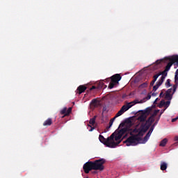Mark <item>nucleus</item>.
Masks as SVG:
<instances>
[{
    "mask_svg": "<svg viewBox=\"0 0 178 178\" xmlns=\"http://www.w3.org/2000/svg\"><path fill=\"white\" fill-rule=\"evenodd\" d=\"M159 113V110H154L152 112V108H147L143 111L138 117V120L140 122L135 129L131 133V136L129 137L124 142L127 147L130 145H137L138 144H145L143 136L147 133L148 129L155 122V117Z\"/></svg>",
    "mask_w": 178,
    "mask_h": 178,
    "instance_id": "nucleus-1",
    "label": "nucleus"
},
{
    "mask_svg": "<svg viewBox=\"0 0 178 178\" xmlns=\"http://www.w3.org/2000/svg\"><path fill=\"white\" fill-rule=\"evenodd\" d=\"M106 162V160H105V159H100L95 161H88L83 166V172L86 175L90 173L91 170H99L100 172H102V170L105 169L104 165H105Z\"/></svg>",
    "mask_w": 178,
    "mask_h": 178,
    "instance_id": "nucleus-2",
    "label": "nucleus"
},
{
    "mask_svg": "<svg viewBox=\"0 0 178 178\" xmlns=\"http://www.w3.org/2000/svg\"><path fill=\"white\" fill-rule=\"evenodd\" d=\"M169 105H170V101L165 102V100L163 99L160 102V103L158 105L159 108H163V106H164L165 108L161 111V113L157 117L155 123L150 127L149 131L144 137L143 143H147V141H148V140H149V137H151V134H152V131H154L155 125L158 124V122H159V119H161V116H162V113H163V112H165V111H166V109H168V108H169Z\"/></svg>",
    "mask_w": 178,
    "mask_h": 178,
    "instance_id": "nucleus-3",
    "label": "nucleus"
},
{
    "mask_svg": "<svg viewBox=\"0 0 178 178\" xmlns=\"http://www.w3.org/2000/svg\"><path fill=\"white\" fill-rule=\"evenodd\" d=\"M136 104H140V102H138V100H134V102L128 103L127 105H124L120 108V110L117 113L113 119L111 120V121L109 122L110 127L112 126V124H113V120H115V119H116V118H119V116H122V115H123L124 112H126L127 111H129L130 109V108H131L132 106H134V105H136Z\"/></svg>",
    "mask_w": 178,
    "mask_h": 178,
    "instance_id": "nucleus-4",
    "label": "nucleus"
},
{
    "mask_svg": "<svg viewBox=\"0 0 178 178\" xmlns=\"http://www.w3.org/2000/svg\"><path fill=\"white\" fill-rule=\"evenodd\" d=\"M115 134H112L107 139L104 137L102 135L99 136V140L100 143L106 145L109 148H115Z\"/></svg>",
    "mask_w": 178,
    "mask_h": 178,
    "instance_id": "nucleus-5",
    "label": "nucleus"
},
{
    "mask_svg": "<svg viewBox=\"0 0 178 178\" xmlns=\"http://www.w3.org/2000/svg\"><path fill=\"white\" fill-rule=\"evenodd\" d=\"M163 81H165V76L163 75L161 76L160 79L156 82V84L154 86H153V91L154 92L152 93V97L156 96V93L155 92V91H156V90H158V88H159V87L162 86Z\"/></svg>",
    "mask_w": 178,
    "mask_h": 178,
    "instance_id": "nucleus-6",
    "label": "nucleus"
},
{
    "mask_svg": "<svg viewBox=\"0 0 178 178\" xmlns=\"http://www.w3.org/2000/svg\"><path fill=\"white\" fill-rule=\"evenodd\" d=\"M60 115H63L61 118H65V116H69L70 113H72V107H70L69 108L65 107L63 109H62L60 111Z\"/></svg>",
    "mask_w": 178,
    "mask_h": 178,
    "instance_id": "nucleus-7",
    "label": "nucleus"
},
{
    "mask_svg": "<svg viewBox=\"0 0 178 178\" xmlns=\"http://www.w3.org/2000/svg\"><path fill=\"white\" fill-rule=\"evenodd\" d=\"M122 135H120L118 133L115 136L114 134V144H115L114 148H116V147L120 144L122 142Z\"/></svg>",
    "mask_w": 178,
    "mask_h": 178,
    "instance_id": "nucleus-8",
    "label": "nucleus"
},
{
    "mask_svg": "<svg viewBox=\"0 0 178 178\" xmlns=\"http://www.w3.org/2000/svg\"><path fill=\"white\" fill-rule=\"evenodd\" d=\"M120 80H122V76L119 74H116L111 76V81H113V83H119Z\"/></svg>",
    "mask_w": 178,
    "mask_h": 178,
    "instance_id": "nucleus-9",
    "label": "nucleus"
},
{
    "mask_svg": "<svg viewBox=\"0 0 178 178\" xmlns=\"http://www.w3.org/2000/svg\"><path fill=\"white\" fill-rule=\"evenodd\" d=\"M86 90H87V87L84 85H81L76 89V94L80 95V94H83Z\"/></svg>",
    "mask_w": 178,
    "mask_h": 178,
    "instance_id": "nucleus-10",
    "label": "nucleus"
},
{
    "mask_svg": "<svg viewBox=\"0 0 178 178\" xmlns=\"http://www.w3.org/2000/svg\"><path fill=\"white\" fill-rule=\"evenodd\" d=\"M175 85L174 86L173 92L176 91V88H177V86H178V70H177V71L175 72Z\"/></svg>",
    "mask_w": 178,
    "mask_h": 178,
    "instance_id": "nucleus-11",
    "label": "nucleus"
},
{
    "mask_svg": "<svg viewBox=\"0 0 178 178\" xmlns=\"http://www.w3.org/2000/svg\"><path fill=\"white\" fill-rule=\"evenodd\" d=\"M161 74H162V72H159L158 74H156L153 76V80L150 83V86L152 87L154 86V84H155V82L156 81V80H158V77H159V76H161Z\"/></svg>",
    "mask_w": 178,
    "mask_h": 178,
    "instance_id": "nucleus-12",
    "label": "nucleus"
},
{
    "mask_svg": "<svg viewBox=\"0 0 178 178\" xmlns=\"http://www.w3.org/2000/svg\"><path fill=\"white\" fill-rule=\"evenodd\" d=\"M172 65L173 64L171 62L169 61L167 65L165 66V71L161 73V74H164L165 72H169V70H170V67H172ZM162 76H164L165 78L166 77V74L165 75H162Z\"/></svg>",
    "mask_w": 178,
    "mask_h": 178,
    "instance_id": "nucleus-13",
    "label": "nucleus"
},
{
    "mask_svg": "<svg viewBox=\"0 0 178 178\" xmlns=\"http://www.w3.org/2000/svg\"><path fill=\"white\" fill-rule=\"evenodd\" d=\"M168 60L173 65V63H177L178 62V56H173L168 58Z\"/></svg>",
    "mask_w": 178,
    "mask_h": 178,
    "instance_id": "nucleus-14",
    "label": "nucleus"
},
{
    "mask_svg": "<svg viewBox=\"0 0 178 178\" xmlns=\"http://www.w3.org/2000/svg\"><path fill=\"white\" fill-rule=\"evenodd\" d=\"M161 170H166L168 169V163L165 161H162L160 165Z\"/></svg>",
    "mask_w": 178,
    "mask_h": 178,
    "instance_id": "nucleus-15",
    "label": "nucleus"
},
{
    "mask_svg": "<svg viewBox=\"0 0 178 178\" xmlns=\"http://www.w3.org/2000/svg\"><path fill=\"white\" fill-rule=\"evenodd\" d=\"M51 124H52V119L51 118H48L43 123V126H45V127L51 126Z\"/></svg>",
    "mask_w": 178,
    "mask_h": 178,
    "instance_id": "nucleus-16",
    "label": "nucleus"
},
{
    "mask_svg": "<svg viewBox=\"0 0 178 178\" xmlns=\"http://www.w3.org/2000/svg\"><path fill=\"white\" fill-rule=\"evenodd\" d=\"M168 144V138L163 139L160 143V147H165Z\"/></svg>",
    "mask_w": 178,
    "mask_h": 178,
    "instance_id": "nucleus-17",
    "label": "nucleus"
},
{
    "mask_svg": "<svg viewBox=\"0 0 178 178\" xmlns=\"http://www.w3.org/2000/svg\"><path fill=\"white\" fill-rule=\"evenodd\" d=\"M96 119H97V115H95L90 120L89 124H91V126H94L95 124Z\"/></svg>",
    "mask_w": 178,
    "mask_h": 178,
    "instance_id": "nucleus-18",
    "label": "nucleus"
},
{
    "mask_svg": "<svg viewBox=\"0 0 178 178\" xmlns=\"http://www.w3.org/2000/svg\"><path fill=\"white\" fill-rule=\"evenodd\" d=\"M165 99L170 101V99H172V94L165 92Z\"/></svg>",
    "mask_w": 178,
    "mask_h": 178,
    "instance_id": "nucleus-19",
    "label": "nucleus"
},
{
    "mask_svg": "<svg viewBox=\"0 0 178 178\" xmlns=\"http://www.w3.org/2000/svg\"><path fill=\"white\" fill-rule=\"evenodd\" d=\"M124 133H126V128H123L118 131V134L121 135L122 137Z\"/></svg>",
    "mask_w": 178,
    "mask_h": 178,
    "instance_id": "nucleus-20",
    "label": "nucleus"
},
{
    "mask_svg": "<svg viewBox=\"0 0 178 178\" xmlns=\"http://www.w3.org/2000/svg\"><path fill=\"white\" fill-rule=\"evenodd\" d=\"M115 84H116V83L111 81V82H110V83L108 85V88H110V89L113 88L115 87Z\"/></svg>",
    "mask_w": 178,
    "mask_h": 178,
    "instance_id": "nucleus-21",
    "label": "nucleus"
},
{
    "mask_svg": "<svg viewBox=\"0 0 178 178\" xmlns=\"http://www.w3.org/2000/svg\"><path fill=\"white\" fill-rule=\"evenodd\" d=\"M166 87H170V79H168L165 82Z\"/></svg>",
    "mask_w": 178,
    "mask_h": 178,
    "instance_id": "nucleus-22",
    "label": "nucleus"
},
{
    "mask_svg": "<svg viewBox=\"0 0 178 178\" xmlns=\"http://www.w3.org/2000/svg\"><path fill=\"white\" fill-rule=\"evenodd\" d=\"M165 93L163 92V90H162L161 92V93H160V95H159V97H161V98H165Z\"/></svg>",
    "mask_w": 178,
    "mask_h": 178,
    "instance_id": "nucleus-23",
    "label": "nucleus"
},
{
    "mask_svg": "<svg viewBox=\"0 0 178 178\" xmlns=\"http://www.w3.org/2000/svg\"><path fill=\"white\" fill-rule=\"evenodd\" d=\"M88 126L89 127V128H88L89 131H92V130H94V129H95L94 127H92V126H91L90 124H88Z\"/></svg>",
    "mask_w": 178,
    "mask_h": 178,
    "instance_id": "nucleus-24",
    "label": "nucleus"
},
{
    "mask_svg": "<svg viewBox=\"0 0 178 178\" xmlns=\"http://www.w3.org/2000/svg\"><path fill=\"white\" fill-rule=\"evenodd\" d=\"M91 104L94 105V106H97V99H92Z\"/></svg>",
    "mask_w": 178,
    "mask_h": 178,
    "instance_id": "nucleus-25",
    "label": "nucleus"
},
{
    "mask_svg": "<svg viewBox=\"0 0 178 178\" xmlns=\"http://www.w3.org/2000/svg\"><path fill=\"white\" fill-rule=\"evenodd\" d=\"M172 91H173V89L170 88V89H168V90L166 91V92H168V94H172Z\"/></svg>",
    "mask_w": 178,
    "mask_h": 178,
    "instance_id": "nucleus-26",
    "label": "nucleus"
},
{
    "mask_svg": "<svg viewBox=\"0 0 178 178\" xmlns=\"http://www.w3.org/2000/svg\"><path fill=\"white\" fill-rule=\"evenodd\" d=\"M97 88V87H95V86H92L90 88V91H92V90H95Z\"/></svg>",
    "mask_w": 178,
    "mask_h": 178,
    "instance_id": "nucleus-27",
    "label": "nucleus"
},
{
    "mask_svg": "<svg viewBox=\"0 0 178 178\" xmlns=\"http://www.w3.org/2000/svg\"><path fill=\"white\" fill-rule=\"evenodd\" d=\"M147 99H151V93L147 95Z\"/></svg>",
    "mask_w": 178,
    "mask_h": 178,
    "instance_id": "nucleus-28",
    "label": "nucleus"
},
{
    "mask_svg": "<svg viewBox=\"0 0 178 178\" xmlns=\"http://www.w3.org/2000/svg\"><path fill=\"white\" fill-rule=\"evenodd\" d=\"M174 141H178V136L174 138Z\"/></svg>",
    "mask_w": 178,
    "mask_h": 178,
    "instance_id": "nucleus-29",
    "label": "nucleus"
},
{
    "mask_svg": "<svg viewBox=\"0 0 178 178\" xmlns=\"http://www.w3.org/2000/svg\"><path fill=\"white\" fill-rule=\"evenodd\" d=\"M147 83H144L143 84L140 85V87H146Z\"/></svg>",
    "mask_w": 178,
    "mask_h": 178,
    "instance_id": "nucleus-30",
    "label": "nucleus"
},
{
    "mask_svg": "<svg viewBox=\"0 0 178 178\" xmlns=\"http://www.w3.org/2000/svg\"><path fill=\"white\" fill-rule=\"evenodd\" d=\"M177 119H178V117H177V118L172 119V122H176V120H177Z\"/></svg>",
    "mask_w": 178,
    "mask_h": 178,
    "instance_id": "nucleus-31",
    "label": "nucleus"
},
{
    "mask_svg": "<svg viewBox=\"0 0 178 178\" xmlns=\"http://www.w3.org/2000/svg\"><path fill=\"white\" fill-rule=\"evenodd\" d=\"M158 101H159V99H158V98L156 99L155 101H154V104H156V102H158Z\"/></svg>",
    "mask_w": 178,
    "mask_h": 178,
    "instance_id": "nucleus-32",
    "label": "nucleus"
},
{
    "mask_svg": "<svg viewBox=\"0 0 178 178\" xmlns=\"http://www.w3.org/2000/svg\"><path fill=\"white\" fill-rule=\"evenodd\" d=\"M103 112H106V107L103 108Z\"/></svg>",
    "mask_w": 178,
    "mask_h": 178,
    "instance_id": "nucleus-33",
    "label": "nucleus"
},
{
    "mask_svg": "<svg viewBox=\"0 0 178 178\" xmlns=\"http://www.w3.org/2000/svg\"><path fill=\"white\" fill-rule=\"evenodd\" d=\"M177 66H178V62L177 63Z\"/></svg>",
    "mask_w": 178,
    "mask_h": 178,
    "instance_id": "nucleus-34",
    "label": "nucleus"
},
{
    "mask_svg": "<svg viewBox=\"0 0 178 178\" xmlns=\"http://www.w3.org/2000/svg\"><path fill=\"white\" fill-rule=\"evenodd\" d=\"M87 178H88V177H87Z\"/></svg>",
    "mask_w": 178,
    "mask_h": 178,
    "instance_id": "nucleus-35",
    "label": "nucleus"
}]
</instances>
